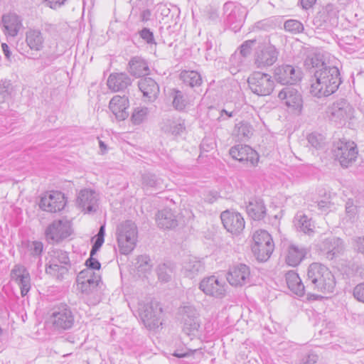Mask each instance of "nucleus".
I'll use <instances>...</instances> for the list:
<instances>
[{
    "label": "nucleus",
    "mask_w": 364,
    "mask_h": 364,
    "mask_svg": "<svg viewBox=\"0 0 364 364\" xmlns=\"http://www.w3.org/2000/svg\"><path fill=\"white\" fill-rule=\"evenodd\" d=\"M26 42L29 48L41 51L44 48L45 36L39 29H28L26 33Z\"/></svg>",
    "instance_id": "2f4dec72"
},
{
    "label": "nucleus",
    "mask_w": 364,
    "mask_h": 364,
    "mask_svg": "<svg viewBox=\"0 0 364 364\" xmlns=\"http://www.w3.org/2000/svg\"><path fill=\"white\" fill-rule=\"evenodd\" d=\"M66 0H44L46 6L51 9H55L61 6Z\"/></svg>",
    "instance_id": "13d9d810"
},
{
    "label": "nucleus",
    "mask_w": 364,
    "mask_h": 364,
    "mask_svg": "<svg viewBox=\"0 0 364 364\" xmlns=\"http://www.w3.org/2000/svg\"><path fill=\"white\" fill-rule=\"evenodd\" d=\"M104 243V239L97 237L91 249V256H94Z\"/></svg>",
    "instance_id": "bf43d9fd"
},
{
    "label": "nucleus",
    "mask_w": 364,
    "mask_h": 364,
    "mask_svg": "<svg viewBox=\"0 0 364 364\" xmlns=\"http://www.w3.org/2000/svg\"><path fill=\"white\" fill-rule=\"evenodd\" d=\"M77 282L80 290L82 293L88 294L98 286L100 276L92 272V269H85L78 274Z\"/></svg>",
    "instance_id": "6ab92c4d"
},
{
    "label": "nucleus",
    "mask_w": 364,
    "mask_h": 364,
    "mask_svg": "<svg viewBox=\"0 0 364 364\" xmlns=\"http://www.w3.org/2000/svg\"><path fill=\"white\" fill-rule=\"evenodd\" d=\"M117 239L121 254L128 255L136 247L138 230L134 223L127 220L122 223L117 228Z\"/></svg>",
    "instance_id": "7ed1b4c3"
},
{
    "label": "nucleus",
    "mask_w": 364,
    "mask_h": 364,
    "mask_svg": "<svg viewBox=\"0 0 364 364\" xmlns=\"http://www.w3.org/2000/svg\"><path fill=\"white\" fill-rule=\"evenodd\" d=\"M85 264L87 267V269H92V272L94 269L99 270L101 267V264L99 262V261L91 255L90 258L87 259V261L85 262Z\"/></svg>",
    "instance_id": "6e6d98bb"
},
{
    "label": "nucleus",
    "mask_w": 364,
    "mask_h": 364,
    "mask_svg": "<svg viewBox=\"0 0 364 364\" xmlns=\"http://www.w3.org/2000/svg\"><path fill=\"white\" fill-rule=\"evenodd\" d=\"M97 198L95 191L90 189L82 190L77 196L78 205L86 213L96 211Z\"/></svg>",
    "instance_id": "cd10ccee"
},
{
    "label": "nucleus",
    "mask_w": 364,
    "mask_h": 364,
    "mask_svg": "<svg viewBox=\"0 0 364 364\" xmlns=\"http://www.w3.org/2000/svg\"><path fill=\"white\" fill-rule=\"evenodd\" d=\"M353 296L358 301L364 303V282L355 287Z\"/></svg>",
    "instance_id": "603ef678"
},
{
    "label": "nucleus",
    "mask_w": 364,
    "mask_h": 364,
    "mask_svg": "<svg viewBox=\"0 0 364 364\" xmlns=\"http://www.w3.org/2000/svg\"><path fill=\"white\" fill-rule=\"evenodd\" d=\"M309 143L314 147L318 149L322 144V136L316 133L310 134L307 137Z\"/></svg>",
    "instance_id": "3c124183"
},
{
    "label": "nucleus",
    "mask_w": 364,
    "mask_h": 364,
    "mask_svg": "<svg viewBox=\"0 0 364 364\" xmlns=\"http://www.w3.org/2000/svg\"><path fill=\"white\" fill-rule=\"evenodd\" d=\"M353 109L345 100H339L331 106L326 112L327 117L330 121L336 124L344 123L353 114Z\"/></svg>",
    "instance_id": "9b49d317"
},
{
    "label": "nucleus",
    "mask_w": 364,
    "mask_h": 364,
    "mask_svg": "<svg viewBox=\"0 0 364 364\" xmlns=\"http://www.w3.org/2000/svg\"><path fill=\"white\" fill-rule=\"evenodd\" d=\"M180 78L184 84L191 87L200 86L202 82L200 75L194 70H184L181 72Z\"/></svg>",
    "instance_id": "58836bf2"
},
{
    "label": "nucleus",
    "mask_w": 364,
    "mask_h": 364,
    "mask_svg": "<svg viewBox=\"0 0 364 364\" xmlns=\"http://www.w3.org/2000/svg\"><path fill=\"white\" fill-rule=\"evenodd\" d=\"M285 277L287 287L290 291L299 296H304L308 289H306V286L305 287L302 283L299 274L294 271H289Z\"/></svg>",
    "instance_id": "f704fd0d"
},
{
    "label": "nucleus",
    "mask_w": 364,
    "mask_h": 364,
    "mask_svg": "<svg viewBox=\"0 0 364 364\" xmlns=\"http://www.w3.org/2000/svg\"><path fill=\"white\" fill-rule=\"evenodd\" d=\"M284 29L293 33H299L304 31L303 24L297 20L289 19L285 21Z\"/></svg>",
    "instance_id": "a18cd8bd"
},
{
    "label": "nucleus",
    "mask_w": 364,
    "mask_h": 364,
    "mask_svg": "<svg viewBox=\"0 0 364 364\" xmlns=\"http://www.w3.org/2000/svg\"><path fill=\"white\" fill-rule=\"evenodd\" d=\"M48 322L55 331L68 330L74 324V315L66 304H60L51 309Z\"/></svg>",
    "instance_id": "423d86ee"
},
{
    "label": "nucleus",
    "mask_w": 364,
    "mask_h": 364,
    "mask_svg": "<svg viewBox=\"0 0 364 364\" xmlns=\"http://www.w3.org/2000/svg\"><path fill=\"white\" fill-rule=\"evenodd\" d=\"M129 101L125 95H115L109 103V109L118 120H124L129 116Z\"/></svg>",
    "instance_id": "393cba45"
},
{
    "label": "nucleus",
    "mask_w": 364,
    "mask_h": 364,
    "mask_svg": "<svg viewBox=\"0 0 364 364\" xmlns=\"http://www.w3.org/2000/svg\"><path fill=\"white\" fill-rule=\"evenodd\" d=\"M1 23L5 35L15 37L23 26L21 18L14 13H9L2 16Z\"/></svg>",
    "instance_id": "bb28decb"
},
{
    "label": "nucleus",
    "mask_w": 364,
    "mask_h": 364,
    "mask_svg": "<svg viewBox=\"0 0 364 364\" xmlns=\"http://www.w3.org/2000/svg\"><path fill=\"white\" fill-rule=\"evenodd\" d=\"M304 65L309 70L314 69L313 72L318 69H322L323 68H332L333 66H328L324 63L323 61L320 58L319 55L313 54L307 56L304 61Z\"/></svg>",
    "instance_id": "ea45409f"
},
{
    "label": "nucleus",
    "mask_w": 364,
    "mask_h": 364,
    "mask_svg": "<svg viewBox=\"0 0 364 364\" xmlns=\"http://www.w3.org/2000/svg\"><path fill=\"white\" fill-rule=\"evenodd\" d=\"M140 37L148 44H156L153 33L146 28L139 31Z\"/></svg>",
    "instance_id": "09e8293b"
},
{
    "label": "nucleus",
    "mask_w": 364,
    "mask_h": 364,
    "mask_svg": "<svg viewBox=\"0 0 364 364\" xmlns=\"http://www.w3.org/2000/svg\"><path fill=\"white\" fill-rule=\"evenodd\" d=\"M251 91L259 96H267L272 93L274 87V82L272 77L260 72H254L247 79Z\"/></svg>",
    "instance_id": "9d476101"
},
{
    "label": "nucleus",
    "mask_w": 364,
    "mask_h": 364,
    "mask_svg": "<svg viewBox=\"0 0 364 364\" xmlns=\"http://www.w3.org/2000/svg\"><path fill=\"white\" fill-rule=\"evenodd\" d=\"M253 241L252 250L257 259L261 262L267 261L274 248L271 235L266 230H259L254 233Z\"/></svg>",
    "instance_id": "0eeeda50"
},
{
    "label": "nucleus",
    "mask_w": 364,
    "mask_h": 364,
    "mask_svg": "<svg viewBox=\"0 0 364 364\" xmlns=\"http://www.w3.org/2000/svg\"><path fill=\"white\" fill-rule=\"evenodd\" d=\"M220 218L224 228L232 235H238L245 229V219L238 212L223 211L220 215Z\"/></svg>",
    "instance_id": "ddd939ff"
},
{
    "label": "nucleus",
    "mask_w": 364,
    "mask_h": 364,
    "mask_svg": "<svg viewBox=\"0 0 364 364\" xmlns=\"http://www.w3.org/2000/svg\"><path fill=\"white\" fill-rule=\"evenodd\" d=\"M306 289L317 292L332 293L336 287V279L331 270L325 265L314 262L307 269Z\"/></svg>",
    "instance_id": "f03ea898"
},
{
    "label": "nucleus",
    "mask_w": 364,
    "mask_h": 364,
    "mask_svg": "<svg viewBox=\"0 0 364 364\" xmlns=\"http://www.w3.org/2000/svg\"><path fill=\"white\" fill-rule=\"evenodd\" d=\"M172 273L173 269L166 264H159L157 268L159 279L162 282H168L171 278Z\"/></svg>",
    "instance_id": "c03bdc74"
},
{
    "label": "nucleus",
    "mask_w": 364,
    "mask_h": 364,
    "mask_svg": "<svg viewBox=\"0 0 364 364\" xmlns=\"http://www.w3.org/2000/svg\"><path fill=\"white\" fill-rule=\"evenodd\" d=\"M72 223L67 218L53 221L46 229L45 235L50 243H59L71 235Z\"/></svg>",
    "instance_id": "6e6552de"
},
{
    "label": "nucleus",
    "mask_w": 364,
    "mask_h": 364,
    "mask_svg": "<svg viewBox=\"0 0 364 364\" xmlns=\"http://www.w3.org/2000/svg\"><path fill=\"white\" fill-rule=\"evenodd\" d=\"M161 128L164 132L175 136L181 134L186 129L184 120L176 117L164 119Z\"/></svg>",
    "instance_id": "c756f323"
},
{
    "label": "nucleus",
    "mask_w": 364,
    "mask_h": 364,
    "mask_svg": "<svg viewBox=\"0 0 364 364\" xmlns=\"http://www.w3.org/2000/svg\"><path fill=\"white\" fill-rule=\"evenodd\" d=\"M46 259V272L58 279H62L70 267L68 253L59 249L52 250Z\"/></svg>",
    "instance_id": "20e7f679"
},
{
    "label": "nucleus",
    "mask_w": 364,
    "mask_h": 364,
    "mask_svg": "<svg viewBox=\"0 0 364 364\" xmlns=\"http://www.w3.org/2000/svg\"><path fill=\"white\" fill-rule=\"evenodd\" d=\"M246 209L248 215L255 220H262L266 215V207L260 198L250 199Z\"/></svg>",
    "instance_id": "473e14b6"
},
{
    "label": "nucleus",
    "mask_w": 364,
    "mask_h": 364,
    "mask_svg": "<svg viewBox=\"0 0 364 364\" xmlns=\"http://www.w3.org/2000/svg\"><path fill=\"white\" fill-rule=\"evenodd\" d=\"M224 282L219 280L215 276L205 277L199 284V289L206 295L215 298H223L226 294Z\"/></svg>",
    "instance_id": "dca6fc26"
},
{
    "label": "nucleus",
    "mask_w": 364,
    "mask_h": 364,
    "mask_svg": "<svg viewBox=\"0 0 364 364\" xmlns=\"http://www.w3.org/2000/svg\"><path fill=\"white\" fill-rule=\"evenodd\" d=\"M43 245L41 242L34 241L31 245V254L34 256H38L43 251Z\"/></svg>",
    "instance_id": "4d7b16f0"
},
{
    "label": "nucleus",
    "mask_w": 364,
    "mask_h": 364,
    "mask_svg": "<svg viewBox=\"0 0 364 364\" xmlns=\"http://www.w3.org/2000/svg\"><path fill=\"white\" fill-rule=\"evenodd\" d=\"M319 248L326 255L327 259H333L343 252L344 245L339 237L331 236L321 242Z\"/></svg>",
    "instance_id": "5701e85b"
},
{
    "label": "nucleus",
    "mask_w": 364,
    "mask_h": 364,
    "mask_svg": "<svg viewBox=\"0 0 364 364\" xmlns=\"http://www.w3.org/2000/svg\"><path fill=\"white\" fill-rule=\"evenodd\" d=\"M318 356L313 352H309L300 360L301 364H314L316 363Z\"/></svg>",
    "instance_id": "5fc2aeb1"
},
{
    "label": "nucleus",
    "mask_w": 364,
    "mask_h": 364,
    "mask_svg": "<svg viewBox=\"0 0 364 364\" xmlns=\"http://www.w3.org/2000/svg\"><path fill=\"white\" fill-rule=\"evenodd\" d=\"M254 129L247 121H240L235 124L232 132V136L236 141H246L252 135Z\"/></svg>",
    "instance_id": "72a5a7b5"
},
{
    "label": "nucleus",
    "mask_w": 364,
    "mask_h": 364,
    "mask_svg": "<svg viewBox=\"0 0 364 364\" xmlns=\"http://www.w3.org/2000/svg\"><path fill=\"white\" fill-rule=\"evenodd\" d=\"M229 154L235 160L246 163L251 166H256L259 161L258 154L247 145H235L230 149Z\"/></svg>",
    "instance_id": "f3484780"
},
{
    "label": "nucleus",
    "mask_w": 364,
    "mask_h": 364,
    "mask_svg": "<svg viewBox=\"0 0 364 364\" xmlns=\"http://www.w3.org/2000/svg\"><path fill=\"white\" fill-rule=\"evenodd\" d=\"M333 155L341 166L348 168L357 159L358 151L353 141L340 140L334 144Z\"/></svg>",
    "instance_id": "1a4fd4ad"
},
{
    "label": "nucleus",
    "mask_w": 364,
    "mask_h": 364,
    "mask_svg": "<svg viewBox=\"0 0 364 364\" xmlns=\"http://www.w3.org/2000/svg\"><path fill=\"white\" fill-rule=\"evenodd\" d=\"M3 52L6 56V58L9 60L11 57V52L9 50V48L6 43L1 44Z\"/></svg>",
    "instance_id": "0e129e2a"
},
{
    "label": "nucleus",
    "mask_w": 364,
    "mask_h": 364,
    "mask_svg": "<svg viewBox=\"0 0 364 364\" xmlns=\"http://www.w3.org/2000/svg\"><path fill=\"white\" fill-rule=\"evenodd\" d=\"M181 316L182 331L188 336H195L200 327L197 311L192 306H184Z\"/></svg>",
    "instance_id": "4468645a"
},
{
    "label": "nucleus",
    "mask_w": 364,
    "mask_h": 364,
    "mask_svg": "<svg viewBox=\"0 0 364 364\" xmlns=\"http://www.w3.org/2000/svg\"><path fill=\"white\" fill-rule=\"evenodd\" d=\"M141 183L144 188H160L161 180L160 178H157L154 174L145 173L141 176Z\"/></svg>",
    "instance_id": "a19ab883"
},
{
    "label": "nucleus",
    "mask_w": 364,
    "mask_h": 364,
    "mask_svg": "<svg viewBox=\"0 0 364 364\" xmlns=\"http://www.w3.org/2000/svg\"><path fill=\"white\" fill-rule=\"evenodd\" d=\"M346 215L350 219H354L358 213V208L354 205L353 200L348 199L346 203Z\"/></svg>",
    "instance_id": "8fccbe9b"
},
{
    "label": "nucleus",
    "mask_w": 364,
    "mask_h": 364,
    "mask_svg": "<svg viewBox=\"0 0 364 364\" xmlns=\"http://www.w3.org/2000/svg\"><path fill=\"white\" fill-rule=\"evenodd\" d=\"M196 350H190V352H186V353L174 352L173 355H174L175 357H177V358H184V357L188 356L191 354V353H193V352H196Z\"/></svg>",
    "instance_id": "69168bd1"
},
{
    "label": "nucleus",
    "mask_w": 364,
    "mask_h": 364,
    "mask_svg": "<svg viewBox=\"0 0 364 364\" xmlns=\"http://www.w3.org/2000/svg\"><path fill=\"white\" fill-rule=\"evenodd\" d=\"M317 205L319 210L322 211H326L331 208V204L328 201L321 200L318 203Z\"/></svg>",
    "instance_id": "e2e57ef3"
},
{
    "label": "nucleus",
    "mask_w": 364,
    "mask_h": 364,
    "mask_svg": "<svg viewBox=\"0 0 364 364\" xmlns=\"http://www.w3.org/2000/svg\"><path fill=\"white\" fill-rule=\"evenodd\" d=\"M294 225L296 230L302 232L304 234L311 235L314 232L315 226L311 223V220L306 215L302 213H297L294 218Z\"/></svg>",
    "instance_id": "4c0bfd02"
},
{
    "label": "nucleus",
    "mask_w": 364,
    "mask_h": 364,
    "mask_svg": "<svg viewBox=\"0 0 364 364\" xmlns=\"http://www.w3.org/2000/svg\"><path fill=\"white\" fill-rule=\"evenodd\" d=\"M149 109L145 107H138L135 108L131 116L132 122L138 125L141 124L147 117Z\"/></svg>",
    "instance_id": "79ce46f5"
},
{
    "label": "nucleus",
    "mask_w": 364,
    "mask_h": 364,
    "mask_svg": "<svg viewBox=\"0 0 364 364\" xmlns=\"http://www.w3.org/2000/svg\"><path fill=\"white\" fill-rule=\"evenodd\" d=\"M316 0H301L300 3L304 9H309L311 8L314 4L316 3Z\"/></svg>",
    "instance_id": "680f3d73"
},
{
    "label": "nucleus",
    "mask_w": 364,
    "mask_h": 364,
    "mask_svg": "<svg viewBox=\"0 0 364 364\" xmlns=\"http://www.w3.org/2000/svg\"><path fill=\"white\" fill-rule=\"evenodd\" d=\"M151 259L146 255H141L137 258L138 272L142 273L149 272L151 269Z\"/></svg>",
    "instance_id": "49530a36"
},
{
    "label": "nucleus",
    "mask_w": 364,
    "mask_h": 364,
    "mask_svg": "<svg viewBox=\"0 0 364 364\" xmlns=\"http://www.w3.org/2000/svg\"><path fill=\"white\" fill-rule=\"evenodd\" d=\"M138 313L143 323L149 330L158 328L162 324L161 321L162 309L156 302L139 301Z\"/></svg>",
    "instance_id": "39448f33"
},
{
    "label": "nucleus",
    "mask_w": 364,
    "mask_h": 364,
    "mask_svg": "<svg viewBox=\"0 0 364 364\" xmlns=\"http://www.w3.org/2000/svg\"><path fill=\"white\" fill-rule=\"evenodd\" d=\"M279 55L275 46L268 44L257 48L254 58V64L257 68L263 69L274 64Z\"/></svg>",
    "instance_id": "f8f14e48"
},
{
    "label": "nucleus",
    "mask_w": 364,
    "mask_h": 364,
    "mask_svg": "<svg viewBox=\"0 0 364 364\" xmlns=\"http://www.w3.org/2000/svg\"><path fill=\"white\" fill-rule=\"evenodd\" d=\"M250 269L245 264H237L229 269L227 280L230 285L242 287L250 282Z\"/></svg>",
    "instance_id": "2eb2a0df"
},
{
    "label": "nucleus",
    "mask_w": 364,
    "mask_h": 364,
    "mask_svg": "<svg viewBox=\"0 0 364 364\" xmlns=\"http://www.w3.org/2000/svg\"><path fill=\"white\" fill-rule=\"evenodd\" d=\"M138 87L143 95L145 102H154L159 94L158 83L151 77H144L139 80Z\"/></svg>",
    "instance_id": "a878e982"
},
{
    "label": "nucleus",
    "mask_w": 364,
    "mask_h": 364,
    "mask_svg": "<svg viewBox=\"0 0 364 364\" xmlns=\"http://www.w3.org/2000/svg\"><path fill=\"white\" fill-rule=\"evenodd\" d=\"M156 222L159 228L171 229L177 226L176 215L171 209H163L156 215Z\"/></svg>",
    "instance_id": "c9c22d12"
},
{
    "label": "nucleus",
    "mask_w": 364,
    "mask_h": 364,
    "mask_svg": "<svg viewBox=\"0 0 364 364\" xmlns=\"http://www.w3.org/2000/svg\"><path fill=\"white\" fill-rule=\"evenodd\" d=\"M353 244L355 250L364 255V236L353 238Z\"/></svg>",
    "instance_id": "864d4df0"
},
{
    "label": "nucleus",
    "mask_w": 364,
    "mask_h": 364,
    "mask_svg": "<svg viewBox=\"0 0 364 364\" xmlns=\"http://www.w3.org/2000/svg\"><path fill=\"white\" fill-rule=\"evenodd\" d=\"M65 205L64 194L60 191L46 193L41 198L40 208L47 212L55 213L61 210Z\"/></svg>",
    "instance_id": "a211bd4d"
},
{
    "label": "nucleus",
    "mask_w": 364,
    "mask_h": 364,
    "mask_svg": "<svg viewBox=\"0 0 364 364\" xmlns=\"http://www.w3.org/2000/svg\"><path fill=\"white\" fill-rule=\"evenodd\" d=\"M131 84L130 77L124 73H112L107 80L108 87L114 92L123 90Z\"/></svg>",
    "instance_id": "7c9ffc66"
},
{
    "label": "nucleus",
    "mask_w": 364,
    "mask_h": 364,
    "mask_svg": "<svg viewBox=\"0 0 364 364\" xmlns=\"http://www.w3.org/2000/svg\"><path fill=\"white\" fill-rule=\"evenodd\" d=\"M278 97L283 104L293 110L300 111L302 107L301 95L292 87H284L279 91Z\"/></svg>",
    "instance_id": "4be33fe9"
},
{
    "label": "nucleus",
    "mask_w": 364,
    "mask_h": 364,
    "mask_svg": "<svg viewBox=\"0 0 364 364\" xmlns=\"http://www.w3.org/2000/svg\"><path fill=\"white\" fill-rule=\"evenodd\" d=\"M256 41L255 40H248L245 41L241 46H240V55L245 58L249 55L251 53L252 48L255 45Z\"/></svg>",
    "instance_id": "de8ad7c7"
},
{
    "label": "nucleus",
    "mask_w": 364,
    "mask_h": 364,
    "mask_svg": "<svg viewBox=\"0 0 364 364\" xmlns=\"http://www.w3.org/2000/svg\"><path fill=\"white\" fill-rule=\"evenodd\" d=\"M204 270L203 262L196 257L190 258L184 263L183 267V274L190 279L195 278L199 274L203 273Z\"/></svg>",
    "instance_id": "e433bc0d"
},
{
    "label": "nucleus",
    "mask_w": 364,
    "mask_h": 364,
    "mask_svg": "<svg viewBox=\"0 0 364 364\" xmlns=\"http://www.w3.org/2000/svg\"><path fill=\"white\" fill-rule=\"evenodd\" d=\"M275 79L281 84H296L301 79V71L290 65H283L276 68Z\"/></svg>",
    "instance_id": "aec40b11"
},
{
    "label": "nucleus",
    "mask_w": 364,
    "mask_h": 364,
    "mask_svg": "<svg viewBox=\"0 0 364 364\" xmlns=\"http://www.w3.org/2000/svg\"><path fill=\"white\" fill-rule=\"evenodd\" d=\"M10 86L9 82L6 80L0 81V95L5 97L8 95L9 87Z\"/></svg>",
    "instance_id": "052dcab7"
},
{
    "label": "nucleus",
    "mask_w": 364,
    "mask_h": 364,
    "mask_svg": "<svg viewBox=\"0 0 364 364\" xmlns=\"http://www.w3.org/2000/svg\"><path fill=\"white\" fill-rule=\"evenodd\" d=\"M213 41L211 39L208 38L205 43V50L207 51L210 50L213 48Z\"/></svg>",
    "instance_id": "774afa93"
},
{
    "label": "nucleus",
    "mask_w": 364,
    "mask_h": 364,
    "mask_svg": "<svg viewBox=\"0 0 364 364\" xmlns=\"http://www.w3.org/2000/svg\"><path fill=\"white\" fill-rule=\"evenodd\" d=\"M173 106L176 110L181 111L185 109L187 102L182 93L179 90H173Z\"/></svg>",
    "instance_id": "37998d69"
},
{
    "label": "nucleus",
    "mask_w": 364,
    "mask_h": 364,
    "mask_svg": "<svg viewBox=\"0 0 364 364\" xmlns=\"http://www.w3.org/2000/svg\"><path fill=\"white\" fill-rule=\"evenodd\" d=\"M11 279L14 281L21 289L22 296L27 295L31 287V276L25 267L16 264L11 271Z\"/></svg>",
    "instance_id": "412c9836"
},
{
    "label": "nucleus",
    "mask_w": 364,
    "mask_h": 364,
    "mask_svg": "<svg viewBox=\"0 0 364 364\" xmlns=\"http://www.w3.org/2000/svg\"><path fill=\"white\" fill-rule=\"evenodd\" d=\"M339 70L336 67L323 68L314 72L310 80V93L318 98L334 93L341 83Z\"/></svg>",
    "instance_id": "f257e3e1"
},
{
    "label": "nucleus",
    "mask_w": 364,
    "mask_h": 364,
    "mask_svg": "<svg viewBox=\"0 0 364 364\" xmlns=\"http://www.w3.org/2000/svg\"><path fill=\"white\" fill-rule=\"evenodd\" d=\"M127 71L135 77H141L148 75L150 70L145 59L140 56H134L130 59L128 63Z\"/></svg>",
    "instance_id": "c85d7f7f"
},
{
    "label": "nucleus",
    "mask_w": 364,
    "mask_h": 364,
    "mask_svg": "<svg viewBox=\"0 0 364 364\" xmlns=\"http://www.w3.org/2000/svg\"><path fill=\"white\" fill-rule=\"evenodd\" d=\"M307 249L294 244L289 245L283 252L285 263L291 267L298 266L306 257Z\"/></svg>",
    "instance_id": "b1692460"
},
{
    "label": "nucleus",
    "mask_w": 364,
    "mask_h": 364,
    "mask_svg": "<svg viewBox=\"0 0 364 364\" xmlns=\"http://www.w3.org/2000/svg\"><path fill=\"white\" fill-rule=\"evenodd\" d=\"M223 114H225L228 118L234 116L233 112H228L225 109H222L220 112V115L218 117L219 120H222V119H225V118H223Z\"/></svg>",
    "instance_id": "338daca9"
}]
</instances>
